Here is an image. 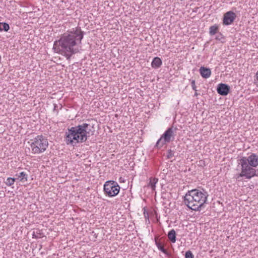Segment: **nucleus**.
Returning a JSON list of instances; mask_svg holds the SVG:
<instances>
[{
	"mask_svg": "<svg viewBox=\"0 0 258 258\" xmlns=\"http://www.w3.org/2000/svg\"><path fill=\"white\" fill-rule=\"evenodd\" d=\"M223 38H224L223 36L220 33L218 34L216 37V39L218 40H221Z\"/></svg>",
	"mask_w": 258,
	"mask_h": 258,
	"instance_id": "obj_22",
	"label": "nucleus"
},
{
	"mask_svg": "<svg viewBox=\"0 0 258 258\" xmlns=\"http://www.w3.org/2000/svg\"><path fill=\"white\" fill-rule=\"evenodd\" d=\"M162 64V61L159 57H155L153 58L151 66L153 68L157 69L161 67Z\"/></svg>",
	"mask_w": 258,
	"mask_h": 258,
	"instance_id": "obj_12",
	"label": "nucleus"
},
{
	"mask_svg": "<svg viewBox=\"0 0 258 258\" xmlns=\"http://www.w3.org/2000/svg\"><path fill=\"white\" fill-rule=\"evenodd\" d=\"M158 179L155 177H151L148 184V186L150 187L152 190H155L156 184L157 183Z\"/></svg>",
	"mask_w": 258,
	"mask_h": 258,
	"instance_id": "obj_14",
	"label": "nucleus"
},
{
	"mask_svg": "<svg viewBox=\"0 0 258 258\" xmlns=\"http://www.w3.org/2000/svg\"><path fill=\"white\" fill-rule=\"evenodd\" d=\"M191 84V87H192V89L194 90H195V91H197V90L196 89L197 87H196V86L195 84V81L192 80Z\"/></svg>",
	"mask_w": 258,
	"mask_h": 258,
	"instance_id": "obj_23",
	"label": "nucleus"
},
{
	"mask_svg": "<svg viewBox=\"0 0 258 258\" xmlns=\"http://www.w3.org/2000/svg\"><path fill=\"white\" fill-rule=\"evenodd\" d=\"M10 29L9 25L5 22H0V31L8 32Z\"/></svg>",
	"mask_w": 258,
	"mask_h": 258,
	"instance_id": "obj_16",
	"label": "nucleus"
},
{
	"mask_svg": "<svg viewBox=\"0 0 258 258\" xmlns=\"http://www.w3.org/2000/svg\"><path fill=\"white\" fill-rule=\"evenodd\" d=\"M155 244L157 246L158 248L161 251H162L163 253H164V254H165L168 256L170 255V254L168 253V252L167 251V250L164 248V246L161 244V243L159 241H158L157 238H156V237L155 238Z\"/></svg>",
	"mask_w": 258,
	"mask_h": 258,
	"instance_id": "obj_13",
	"label": "nucleus"
},
{
	"mask_svg": "<svg viewBox=\"0 0 258 258\" xmlns=\"http://www.w3.org/2000/svg\"><path fill=\"white\" fill-rule=\"evenodd\" d=\"M18 178H20L21 181H27L28 180V175L24 172H21L19 174L16 175Z\"/></svg>",
	"mask_w": 258,
	"mask_h": 258,
	"instance_id": "obj_18",
	"label": "nucleus"
},
{
	"mask_svg": "<svg viewBox=\"0 0 258 258\" xmlns=\"http://www.w3.org/2000/svg\"><path fill=\"white\" fill-rule=\"evenodd\" d=\"M38 234H39L40 233H38V232H37V231L36 233H35V231H33V234H32V235H33V238H40V236H39L38 235Z\"/></svg>",
	"mask_w": 258,
	"mask_h": 258,
	"instance_id": "obj_24",
	"label": "nucleus"
},
{
	"mask_svg": "<svg viewBox=\"0 0 258 258\" xmlns=\"http://www.w3.org/2000/svg\"><path fill=\"white\" fill-rule=\"evenodd\" d=\"M174 152L171 149L168 150L167 152V158L170 159L174 156Z\"/></svg>",
	"mask_w": 258,
	"mask_h": 258,
	"instance_id": "obj_20",
	"label": "nucleus"
},
{
	"mask_svg": "<svg viewBox=\"0 0 258 258\" xmlns=\"http://www.w3.org/2000/svg\"><path fill=\"white\" fill-rule=\"evenodd\" d=\"M200 73L201 76L205 79L209 78L211 74V70L204 67H201L200 68Z\"/></svg>",
	"mask_w": 258,
	"mask_h": 258,
	"instance_id": "obj_11",
	"label": "nucleus"
},
{
	"mask_svg": "<svg viewBox=\"0 0 258 258\" xmlns=\"http://www.w3.org/2000/svg\"><path fill=\"white\" fill-rule=\"evenodd\" d=\"M241 178H242V171L237 175V176L236 177V179L238 181H240L241 180Z\"/></svg>",
	"mask_w": 258,
	"mask_h": 258,
	"instance_id": "obj_25",
	"label": "nucleus"
},
{
	"mask_svg": "<svg viewBox=\"0 0 258 258\" xmlns=\"http://www.w3.org/2000/svg\"><path fill=\"white\" fill-rule=\"evenodd\" d=\"M48 146V142L42 135L36 137L31 143L30 147L33 154H40L44 152Z\"/></svg>",
	"mask_w": 258,
	"mask_h": 258,
	"instance_id": "obj_5",
	"label": "nucleus"
},
{
	"mask_svg": "<svg viewBox=\"0 0 258 258\" xmlns=\"http://www.w3.org/2000/svg\"><path fill=\"white\" fill-rule=\"evenodd\" d=\"M208 194L203 188L194 189L185 194L184 201L187 207L194 211H200L206 203Z\"/></svg>",
	"mask_w": 258,
	"mask_h": 258,
	"instance_id": "obj_3",
	"label": "nucleus"
},
{
	"mask_svg": "<svg viewBox=\"0 0 258 258\" xmlns=\"http://www.w3.org/2000/svg\"><path fill=\"white\" fill-rule=\"evenodd\" d=\"M57 107V105L54 104V108H53V110L55 111V110H56V107Z\"/></svg>",
	"mask_w": 258,
	"mask_h": 258,
	"instance_id": "obj_27",
	"label": "nucleus"
},
{
	"mask_svg": "<svg viewBox=\"0 0 258 258\" xmlns=\"http://www.w3.org/2000/svg\"><path fill=\"white\" fill-rule=\"evenodd\" d=\"M84 35V32L78 27L67 31L60 36L58 40L54 42V52L70 60L73 55L80 51L79 45L81 44Z\"/></svg>",
	"mask_w": 258,
	"mask_h": 258,
	"instance_id": "obj_1",
	"label": "nucleus"
},
{
	"mask_svg": "<svg viewBox=\"0 0 258 258\" xmlns=\"http://www.w3.org/2000/svg\"><path fill=\"white\" fill-rule=\"evenodd\" d=\"M165 170H166L165 169H164L163 171L164 172H165Z\"/></svg>",
	"mask_w": 258,
	"mask_h": 258,
	"instance_id": "obj_30",
	"label": "nucleus"
},
{
	"mask_svg": "<svg viewBox=\"0 0 258 258\" xmlns=\"http://www.w3.org/2000/svg\"><path fill=\"white\" fill-rule=\"evenodd\" d=\"M236 17L235 14L232 11L226 13L223 17V23L225 25L231 24Z\"/></svg>",
	"mask_w": 258,
	"mask_h": 258,
	"instance_id": "obj_8",
	"label": "nucleus"
},
{
	"mask_svg": "<svg viewBox=\"0 0 258 258\" xmlns=\"http://www.w3.org/2000/svg\"><path fill=\"white\" fill-rule=\"evenodd\" d=\"M198 95V93H197V91H195V96H197Z\"/></svg>",
	"mask_w": 258,
	"mask_h": 258,
	"instance_id": "obj_28",
	"label": "nucleus"
},
{
	"mask_svg": "<svg viewBox=\"0 0 258 258\" xmlns=\"http://www.w3.org/2000/svg\"><path fill=\"white\" fill-rule=\"evenodd\" d=\"M185 258H194V255L190 250H188L185 252Z\"/></svg>",
	"mask_w": 258,
	"mask_h": 258,
	"instance_id": "obj_21",
	"label": "nucleus"
},
{
	"mask_svg": "<svg viewBox=\"0 0 258 258\" xmlns=\"http://www.w3.org/2000/svg\"><path fill=\"white\" fill-rule=\"evenodd\" d=\"M120 186L116 181L108 180L103 186L104 194L109 197H115L118 195L120 190Z\"/></svg>",
	"mask_w": 258,
	"mask_h": 258,
	"instance_id": "obj_6",
	"label": "nucleus"
},
{
	"mask_svg": "<svg viewBox=\"0 0 258 258\" xmlns=\"http://www.w3.org/2000/svg\"><path fill=\"white\" fill-rule=\"evenodd\" d=\"M256 78H257V80H258V71L256 73Z\"/></svg>",
	"mask_w": 258,
	"mask_h": 258,
	"instance_id": "obj_29",
	"label": "nucleus"
},
{
	"mask_svg": "<svg viewBox=\"0 0 258 258\" xmlns=\"http://www.w3.org/2000/svg\"><path fill=\"white\" fill-rule=\"evenodd\" d=\"M176 232L173 229L169 231L167 236L171 242L175 243L176 242Z\"/></svg>",
	"mask_w": 258,
	"mask_h": 258,
	"instance_id": "obj_15",
	"label": "nucleus"
},
{
	"mask_svg": "<svg viewBox=\"0 0 258 258\" xmlns=\"http://www.w3.org/2000/svg\"><path fill=\"white\" fill-rule=\"evenodd\" d=\"M68 128L65 133L64 140L67 145L74 146L78 143L85 142L88 138L93 135L95 132V123L91 121Z\"/></svg>",
	"mask_w": 258,
	"mask_h": 258,
	"instance_id": "obj_2",
	"label": "nucleus"
},
{
	"mask_svg": "<svg viewBox=\"0 0 258 258\" xmlns=\"http://www.w3.org/2000/svg\"><path fill=\"white\" fill-rule=\"evenodd\" d=\"M238 164H241V166H242V158H239L238 159Z\"/></svg>",
	"mask_w": 258,
	"mask_h": 258,
	"instance_id": "obj_26",
	"label": "nucleus"
},
{
	"mask_svg": "<svg viewBox=\"0 0 258 258\" xmlns=\"http://www.w3.org/2000/svg\"><path fill=\"white\" fill-rule=\"evenodd\" d=\"M244 160L246 163L247 162L250 166L256 167L258 166V156L255 154H251Z\"/></svg>",
	"mask_w": 258,
	"mask_h": 258,
	"instance_id": "obj_10",
	"label": "nucleus"
},
{
	"mask_svg": "<svg viewBox=\"0 0 258 258\" xmlns=\"http://www.w3.org/2000/svg\"><path fill=\"white\" fill-rule=\"evenodd\" d=\"M16 179V178L8 177L5 181V183L8 186H11L14 183Z\"/></svg>",
	"mask_w": 258,
	"mask_h": 258,
	"instance_id": "obj_19",
	"label": "nucleus"
},
{
	"mask_svg": "<svg viewBox=\"0 0 258 258\" xmlns=\"http://www.w3.org/2000/svg\"><path fill=\"white\" fill-rule=\"evenodd\" d=\"M218 31V26L216 25L211 26L209 28V34L213 36L217 33Z\"/></svg>",
	"mask_w": 258,
	"mask_h": 258,
	"instance_id": "obj_17",
	"label": "nucleus"
},
{
	"mask_svg": "<svg viewBox=\"0 0 258 258\" xmlns=\"http://www.w3.org/2000/svg\"><path fill=\"white\" fill-rule=\"evenodd\" d=\"M230 91V87L228 85L220 83L217 87V93L222 96H226Z\"/></svg>",
	"mask_w": 258,
	"mask_h": 258,
	"instance_id": "obj_9",
	"label": "nucleus"
},
{
	"mask_svg": "<svg viewBox=\"0 0 258 258\" xmlns=\"http://www.w3.org/2000/svg\"><path fill=\"white\" fill-rule=\"evenodd\" d=\"M177 130V127L173 125L168 128L157 141L155 147L160 149L164 145L173 141L174 140L175 136L176 135Z\"/></svg>",
	"mask_w": 258,
	"mask_h": 258,
	"instance_id": "obj_4",
	"label": "nucleus"
},
{
	"mask_svg": "<svg viewBox=\"0 0 258 258\" xmlns=\"http://www.w3.org/2000/svg\"><path fill=\"white\" fill-rule=\"evenodd\" d=\"M256 170L253 167L246 164L245 161L243 158V177L250 179L256 175Z\"/></svg>",
	"mask_w": 258,
	"mask_h": 258,
	"instance_id": "obj_7",
	"label": "nucleus"
}]
</instances>
